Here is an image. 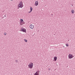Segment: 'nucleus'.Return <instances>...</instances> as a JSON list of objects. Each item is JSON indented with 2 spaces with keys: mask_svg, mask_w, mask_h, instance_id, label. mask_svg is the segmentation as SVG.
Instances as JSON below:
<instances>
[{
  "mask_svg": "<svg viewBox=\"0 0 75 75\" xmlns=\"http://www.w3.org/2000/svg\"><path fill=\"white\" fill-rule=\"evenodd\" d=\"M18 8H22L23 6V2H20L19 4L18 5Z\"/></svg>",
  "mask_w": 75,
  "mask_h": 75,
  "instance_id": "f257e3e1",
  "label": "nucleus"
},
{
  "mask_svg": "<svg viewBox=\"0 0 75 75\" xmlns=\"http://www.w3.org/2000/svg\"><path fill=\"white\" fill-rule=\"evenodd\" d=\"M28 66L29 67V68H30V69H32L33 67V63H32L31 64H30V65H28Z\"/></svg>",
  "mask_w": 75,
  "mask_h": 75,
  "instance_id": "f03ea898",
  "label": "nucleus"
},
{
  "mask_svg": "<svg viewBox=\"0 0 75 75\" xmlns=\"http://www.w3.org/2000/svg\"><path fill=\"white\" fill-rule=\"evenodd\" d=\"M21 31H23V32H25H25H26V30L24 28H21Z\"/></svg>",
  "mask_w": 75,
  "mask_h": 75,
  "instance_id": "7ed1b4c3",
  "label": "nucleus"
},
{
  "mask_svg": "<svg viewBox=\"0 0 75 75\" xmlns=\"http://www.w3.org/2000/svg\"><path fill=\"white\" fill-rule=\"evenodd\" d=\"M73 55L71 54H69V58L70 59H71L72 58H73Z\"/></svg>",
  "mask_w": 75,
  "mask_h": 75,
  "instance_id": "20e7f679",
  "label": "nucleus"
},
{
  "mask_svg": "<svg viewBox=\"0 0 75 75\" xmlns=\"http://www.w3.org/2000/svg\"><path fill=\"white\" fill-rule=\"evenodd\" d=\"M40 71L39 70H38L35 73L34 75H39L40 74Z\"/></svg>",
  "mask_w": 75,
  "mask_h": 75,
  "instance_id": "39448f33",
  "label": "nucleus"
},
{
  "mask_svg": "<svg viewBox=\"0 0 75 75\" xmlns=\"http://www.w3.org/2000/svg\"><path fill=\"white\" fill-rule=\"evenodd\" d=\"M30 28L33 29L34 28V26L33 25L31 24L30 25Z\"/></svg>",
  "mask_w": 75,
  "mask_h": 75,
  "instance_id": "423d86ee",
  "label": "nucleus"
},
{
  "mask_svg": "<svg viewBox=\"0 0 75 75\" xmlns=\"http://www.w3.org/2000/svg\"><path fill=\"white\" fill-rule=\"evenodd\" d=\"M38 4V1H36L35 3V6H37Z\"/></svg>",
  "mask_w": 75,
  "mask_h": 75,
  "instance_id": "0eeeda50",
  "label": "nucleus"
},
{
  "mask_svg": "<svg viewBox=\"0 0 75 75\" xmlns=\"http://www.w3.org/2000/svg\"><path fill=\"white\" fill-rule=\"evenodd\" d=\"M57 59V57H54V61H56Z\"/></svg>",
  "mask_w": 75,
  "mask_h": 75,
  "instance_id": "6e6552de",
  "label": "nucleus"
},
{
  "mask_svg": "<svg viewBox=\"0 0 75 75\" xmlns=\"http://www.w3.org/2000/svg\"><path fill=\"white\" fill-rule=\"evenodd\" d=\"M30 9L31 11H32L33 10V8L32 7H30Z\"/></svg>",
  "mask_w": 75,
  "mask_h": 75,
  "instance_id": "1a4fd4ad",
  "label": "nucleus"
},
{
  "mask_svg": "<svg viewBox=\"0 0 75 75\" xmlns=\"http://www.w3.org/2000/svg\"><path fill=\"white\" fill-rule=\"evenodd\" d=\"M69 46V45L68 43L66 44V47H68Z\"/></svg>",
  "mask_w": 75,
  "mask_h": 75,
  "instance_id": "9d476101",
  "label": "nucleus"
},
{
  "mask_svg": "<svg viewBox=\"0 0 75 75\" xmlns=\"http://www.w3.org/2000/svg\"><path fill=\"white\" fill-rule=\"evenodd\" d=\"M24 41L26 42H27V40L26 39H24Z\"/></svg>",
  "mask_w": 75,
  "mask_h": 75,
  "instance_id": "9b49d317",
  "label": "nucleus"
},
{
  "mask_svg": "<svg viewBox=\"0 0 75 75\" xmlns=\"http://www.w3.org/2000/svg\"><path fill=\"white\" fill-rule=\"evenodd\" d=\"M71 12L72 13H74V10H73V11H71Z\"/></svg>",
  "mask_w": 75,
  "mask_h": 75,
  "instance_id": "f8f14e48",
  "label": "nucleus"
},
{
  "mask_svg": "<svg viewBox=\"0 0 75 75\" xmlns=\"http://www.w3.org/2000/svg\"><path fill=\"white\" fill-rule=\"evenodd\" d=\"M23 24V23L22 22H21L20 23V24L21 25H22Z\"/></svg>",
  "mask_w": 75,
  "mask_h": 75,
  "instance_id": "ddd939ff",
  "label": "nucleus"
},
{
  "mask_svg": "<svg viewBox=\"0 0 75 75\" xmlns=\"http://www.w3.org/2000/svg\"><path fill=\"white\" fill-rule=\"evenodd\" d=\"M21 21L22 22H23V20L22 19H21Z\"/></svg>",
  "mask_w": 75,
  "mask_h": 75,
  "instance_id": "4468645a",
  "label": "nucleus"
},
{
  "mask_svg": "<svg viewBox=\"0 0 75 75\" xmlns=\"http://www.w3.org/2000/svg\"><path fill=\"white\" fill-rule=\"evenodd\" d=\"M16 63H18V61L17 60H16Z\"/></svg>",
  "mask_w": 75,
  "mask_h": 75,
  "instance_id": "2eb2a0df",
  "label": "nucleus"
},
{
  "mask_svg": "<svg viewBox=\"0 0 75 75\" xmlns=\"http://www.w3.org/2000/svg\"><path fill=\"white\" fill-rule=\"evenodd\" d=\"M4 34L5 35H6V33H4Z\"/></svg>",
  "mask_w": 75,
  "mask_h": 75,
  "instance_id": "dca6fc26",
  "label": "nucleus"
},
{
  "mask_svg": "<svg viewBox=\"0 0 75 75\" xmlns=\"http://www.w3.org/2000/svg\"><path fill=\"white\" fill-rule=\"evenodd\" d=\"M51 16L52 17L53 16V15L52 14H51Z\"/></svg>",
  "mask_w": 75,
  "mask_h": 75,
  "instance_id": "f3484780",
  "label": "nucleus"
},
{
  "mask_svg": "<svg viewBox=\"0 0 75 75\" xmlns=\"http://www.w3.org/2000/svg\"><path fill=\"white\" fill-rule=\"evenodd\" d=\"M31 12V11H30V12H29V13H30Z\"/></svg>",
  "mask_w": 75,
  "mask_h": 75,
  "instance_id": "a211bd4d",
  "label": "nucleus"
},
{
  "mask_svg": "<svg viewBox=\"0 0 75 75\" xmlns=\"http://www.w3.org/2000/svg\"><path fill=\"white\" fill-rule=\"evenodd\" d=\"M73 6V5L71 4V6Z\"/></svg>",
  "mask_w": 75,
  "mask_h": 75,
  "instance_id": "6ab92c4d",
  "label": "nucleus"
},
{
  "mask_svg": "<svg viewBox=\"0 0 75 75\" xmlns=\"http://www.w3.org/2000/svg\"><path fill=\"white\" fill-rule=\"evenodd\" d=\"M5 17H6V15H5Z\"/></svg>",
  "mask_w": 75,
  "mask_h": 75,
  "instance_id": "aec40b11",
  "label": "nucleus"
},
{
  "mask_svg": "<svg viewBox=\"0 0 75 75\" xmlns=\"http://www.w3.org/2000/svg\"><path fill=\"white\" fill-rule=\"evenodd\" d=\"M11 1H13V0H11Z\"/></svg>",
  "mask_w": 75,
  "mask_h": 75,
  "instance_id": "412c9836",
  "label": "nucleus"
},
{
  "mask_svg": "<svg viewBox=\"0 0 75 75\" xmlns=\"http://www.w3.org/2000/svg\"><path fill=\"white\" fill-rule=\"evenodd\" d=\"M18 9H19V8H18Z\"/></svg>",
  "mask_w": 75,
  "mask_h": 75,
  "instance_id": "4be33fe9",
  "label": "nucleus"
}]
</instances>
